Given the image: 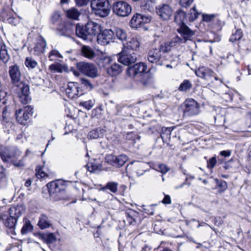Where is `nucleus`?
<instances>
[{"mask_svg": "<svg viewBox=\"0 0 251 251\" xmlns=\"http://www.w3.org/2000/svg\"><path fill=\"white\" fill-rule=\"evenodd\" d=\"M61 54L56 50H51L49 55V59L51 61L56 60L58 58H62Z\"/></svg>", "mask_w": 251, "mask_h": 251, "instance_id": "37998d69", "label": "nucleus"}, {"mask_svg": "<svg viewBox=\"0 0 251 251\" xmlns=\"http://www.w3.org/2000/svg\"><path fill=\"white\" fill-rule=\"evenodd\" d=\"M131 6L126 1H117L113 4V13L120 17L127 16L131 13Z\"/></svg>", "mask_w": 251, "mask_h": 251, "instance_id": "423d86ee", "label": "nucleus"}, {"mask_svg": "<svg viewBox=\"0 0 251 251\" xmlns=\"http://www.w3.org/2000/svg\"><path fill=\"white\" fill-rule=\"evenodd\" d=\"M196 74L198 77L204 78L211 82H213L214 80H219L221 83H222V80L219 79L212 71L204 67H200L196 70Z\"/></svg>", "mask_w": 251, "mask_h": 251, "instance_id": "1a4fd4ad", "label": "nucleus"}, {"mask_svg": "<svg viewBox=\"0 0 251 251\" xmlns=\"http://www.w3.org/2000/svg\"><path fill=\"white\" fill-rule=\"evenodd\" d=\"M192 87L191 82L188 80H184L182 83L180 85L178 90L180 91H187L189 90Z\"/></svg>", "mask_w": 251, "mask_h": 251, "instance_id": "ea45409f", "label": "nucleus"}, {"mask_svg": "<svg viewBox=\"0 0 251 251\" xmlns=\"http://www.w3.org/2000/svg\"><path fill=\"white\" fill-rule=\"evenodd\" d=\"M172 46L169 41L165 42L160 45L159 50H160V52H167L171 51Z\"/></svg>", "mask_w": 251, "mask_h": 251, "instance_id": "79ce46f5", "label": "nucleus"}, {"mask_svg": "<svg viewBox=\"0 0 251 251\" xmlns=\"http://www.w3.org/2000/svg\"><path fill=\"white\" fill-rule=\"evenodd\" d=\"M49 68L53 73H62L63 71V66L59 63L52 64L50 66Z\"/></svg>", "mask_w": 251, "mask_h": 251, "instance_id": "a19ab883", "label": "nucleus"}, {"mask_svg": "<svg viewBox=\"0 0 251 251\" xmlns=\"http://www.w3.org/2000/svg\"><path fill=\"white\" fill-rule=\"evenodd\" d=\"M158 170L164 174L169 171V168L165 164H160L158 166Z\"/></svg>", "mask_w": 251, "mask_h": 251, "instance_id": "bf43d9fd", "label": "nucleus"}, {"mask_svg": "<svg viewBox=\"0 0 251 251\" xmlns=\"http://www.w3.org/2000/svg\"><path fill=\"white\" fill-rule=\"evenodd\" d=\"M162 202L165 204H168L171 203V199L169 195H165Z\"/></svg>", "mask_w": 251, "mask_h": 251, "instance_id": "69168bd1", "label": "nucleus"}, {"mask_svg": "<svg viewBox=\"0 0 251 251\" xmlns=\"http://www.w3.org/2000/svg\"><path fill=\"white\" fill-rule=\"evenodd\" d=\"M154 6L155 4L151 0H148L141 7L142 9L151 12L154 11Z\"/></svg>", "mask_w": 251, "mask_h": 251, "instance_id": "58836bf2", "label": "nucleus"}, {"mask_svg": "<svg viewBox=\"0 0 251 251\" xmlns=\"http://www.w3.org/2000/svg\"><path fill=\"white\" fill-rule=\"evenodd\" d=\"M144 212L149 215H153L154 213V206L153 205L144 206Z\"/></svg>", "mask_w": 251, "mask_h": 251, "instance_id": "6e6d98bb", "label": "nucleus"}, {"mask_svg": "<svg viewBox=\"0 0 251 251\" xmlns=\"http://www.w3.org/2000/svg\"><path fill=\"white\" fill-rule=\"evenodd\" d=\"M50 22L53 28L59 32V35H63V19L61 12L58 10L54 11L50 17Z\"/></svg>", "mask_w": 251, "mask_h": 251, "instance_id": "f8f14e48", "label": "nucleus"}, {"mask_svg": "<svg viewBox=\"0 0 251 251\" xmlns=\"http://www.w3.org/2000/svg\"><path fill=\"white\" fill-rule=\"evenodd\" d=\"M140 46V43L139 40L137 38H132L124 45L123 49L135 52L139 50Z\"/></svg>", "mask_w": 251, "mask_h": 251, "instance_id": "aec40b11", "label": "nucleus"}, {"mask_svg": "<svg viewBox=\"0 0 251 251\" xmlns=\"http://www.w3.org/2000/svg\"><path fill=\"white\" fill-rule=\"evenodd\" d=\"M9 74L12 83H17L20 82L22 75L19 67L17 65L9 67Z\"/></svg>", "mask_w": 251, "mask_h": 251, "instance_id": "6ab92c4d", "label": "nucleus"}, {"mask_svg": "<svg viewBox=\"0 0 251 251\" xmlns=\"http://www.w3.org/2000/svg\"><path fill=\"white\" fill-rule=\"evenodd\" d=\"M50 197L54 201L61 200L63 197V180L57 179L47 184Z\"/></svg>", "mask_w": 251, "mask_h": 251, "instance_id": "20e7f679", "label": "nucleus"}, {"mask_svg": "<svg viewBox=\"0 0 251 251\" xmlns=\"http://www.w3.org/2000/svg\"><path fill=\"white\" fill-rule=\"evenodd\" d=\"M93 12L101 17L107 16L110 11L108 0H92L91 5Z\"/></svg>", "mask_w": 251, "mask_h": 251, "instance_id": "7ed1b4c3", "label": "nucleus"}, {"mask_svg": "<svg viewBox=\"0 0 251 251\" xmlns=\"http://www.w3.org/2000/svg\"><path fill=\"white\" fill-rule=\"evenodd\" d=\"M45 239L47 243L50 244L55 241L56 239L53 233H49L46 236Z\"/></svg>", "mask_w": 251, "mask_h": 251, "instance_id": "052dcab7", "label": "nucleus"}, {"mask_svg": "<svg viewBox=\"0 0 251 251\" xmlns=\"http://www.w3.org/2000/svg\"><path fill=\"white\" fill-rule=\"evenodd\" d=\"M219 186L222 187L223 190H225L227 188V183L225 181H222L219 184Z\"/></svg>", "mask_w": 251, "mask_h": 251, "instance_id": "338daca9", "label": "nucleus"}, {"mask_svg": "<svg viewBox=\"0 0 251 251\" xmlns=\"http://www.w3.org/2000/svg\"><path fill=\"white\" fill-rule=\"evenodd\" d=\"M151 20V16L136 13L133 16L130 20V26L132 28H137L142 26L146 24L149 23Z\"/></svg>", "mask_w": 251, "mask_h": 251, "instance_id": "6e6552de", "label": "nucleus"}, {"mask_svg": "<svg viewBox=\"0 0 251 251\" xmlns=\"http://www.w3.org/2000/svg\"><path fill=\"white\" fill-rule=\"evenodd\" d=\"M77 68L81 73L90 77L94 78L98 75L97 68L92 63L80 62L77 64Z\"/></svg>", "mask_w": 251, "mask_h": 251, "instance_id": "0eeeda50", "label": "nucleus"}, {"mask_svg": "<svg viewBox=\"0 0 251 251\" xmlns=\"http://www.w3.org/2000/svg\"><path fill=\"white\" fill-rule=\"evenodd\" d=\"M220 154L225 157H227L230 155L231 152L229 151H223L220 152Z\"/></svg>", "mask_w": 251, "mask_h": 251, "instance_id": "774afa93", "label": "nucleus"}, {"mask_svg": "<svg viewBox=\"0 0 251 251\" xmlns=\"http://www.w3.org/2000/svg\"><path fill=\"white\" fill-rule=\"evenodd\" d=\"M7 21L8 23L14 25H16L19 22V20L17 18L13 17L8 18Z\"/></svg>", "mask_w": 251, "mask_h": 251, "instance_id": "680f3d73", "label": "nucleus"}, {"mask_svg": "<svg viewBox=\"0 0 251 251\" xmlns=\"http://www.w3.org/2000/svg\"><path fill=\"white\" fill-rule=\"evenodd\" d=\"M134 167L135 169V172L137 176H140L143 175L146 171L147 167L148 164L144 162H135Z\"/></svg>", "mask_w": 251, "mask_h": 251, "instance_id": "c85d7f7f", "label": "nucleus"}, {"mask_svg": "<svg viewBox=\"0 0 251 251\" xmlns=\"http://www.w3.org/2000/svg\"><path fill=\"white\" fill-rule=\"evenodd\" d=\"M66 95L71 99H74L79 95L78 84L76 83L70 82L66 90Z\"/></svg>", "mask_w": 251, "mask_h": 251, "instance_id": "5701e85b", "label": "nucleus"}, {"mask_svg": "<svg viewBox=\"0 0 251 251\" xmlns=\"http://www.w3.org/2000/svg\"><path fill=\"white\" fill-rule=\"evenodd\" d=\"M85 26L86 30H87V33L91 37L92 40L93 37H95L100 31V25L96 22H88Z\"/></svg>", "mask_w": 251, "mask_h": 251, "instance_id": "a211bd4d", "label": "nucleus"}, {"mask_svg": "<svg viewBox=\"0 0 251 251\" xmlns=\"http://www.w3.org/2000/svg\"><path fill=\"white\" fill-rule=\"evenodd\" d=\"M169 42H170L172 47L185 43V39H183L182 37H180L178 35L173 38L170 41H169Z\"/></svg>", "mask_w": 251, "mask_h": 251, "instance_id": "c9c22d12", "label": "nucleus"}, {"mask_svg": "<svg viewBox=\"0 0 251 251\" xmlns=\"http://www.w3.org/2000/svg\"><path fill=\"white\" fill-rule=\"evenodd\" d=\"M114 33L111 29H105L97 36V42L99 44L106 45L114 41Z\"/></svg>", "mask_w": 251, "mask_h": 251, "instance_id": "ddd939ff", "label": "nucleus"}, {"mask_svg": "<svg viewBox=\"0 0 251 251\" xmlns=\"http://www.w3.org/2000/svg\"><path fill=\"white\" fill-rule=\"evenodd\" d=\"M67 17L72 20H77L80 16V13L75 8H71L66 11Z\"/></svg>", "mask_w": 251, "mask_h": 251, "instance_id": "473e14b6", "label": "nucleus"}, {"mask_svg": "<svg viewBox=\"0 0 251 251\" xmlns=\"http://www.w3.org/2000/svg\"><path fill=\"white\" fill-rule=\"evenodd\" d=\"M105 130L102 128L98 127L91 130L88 134V138L91 140L103 138Z\"/></svg>", "mask_w": 251, "mask_h": 251, "instance_id": "b1692460", "label": "nucleus"}, {"mask_svg": "<svg viewBox=\"0 0 251 251\" xmlns=\"http://www.w3.org/2000/svg\"><path fill=\"white\" fill-rule=\"evenodd\" d=\"M82 55L86 58L92 59L95 56V53L92 48L88 46H83L81 47Z\"/></svg>", "mask_w": 251, "mask_h": 251, "instance_id": "7c9ffc66", "label": "nucleus"}, {"mask_svg": "<svg viewBox=\"0 0 251 251\" xmlns=\"http://www.w3.org/2000/svg\"><path fill=\"white\" fill-rule=\"evenodd\" d=\"M177 31L180 34L183 39H185V42L187 41L192 40L195 32L191 30L185 24H182L177 29Z\"/></svg>", "mask_w": 251, "mask_h": 251, "instance_id": "dca6fc26", "label": "nucleus"}, {"mask_svg": "<svg viewBox=\"0 0 251 251\" xmlns=\"http://www.w3.org/2000/svg\"><path fill=\"white\" fill-rule=\"evenodd\" d=\"M74 27H75L76 34L78 37L88 42L92 41L91 37H90L87 33V30H86L85 25L84 26L77 25L75 26L73 25L70 26V29L71 30Z\"/></svg>", "mask_w": 251, "mask_h": 251, "instance_id": "f3484780", "label": "nucleus"}, {"mask_svg": "<svg viewBox=\"0 0 251 251\" xmlns=\"http://www.w3.org/2000/svg\"><path fill=\"white\" fill-rule=\"evenodd\" d=\"M186 18V13L183 10L179 9L176 11L175 15V21L180 25L185 24L184 22Z\"/></svg>", "mask_w": 251, "mask_h": 251, "instance_id": "cd10ccee", "label": "nucleus"}, {"mask_svg": "<svg viewBox=\"0 0 251 251\" xmlns=\"http://www.w3.org/2000/svg\"><path fill=\"white\" fill-rule=\"evenodd\" d=\"M215 17L214 14H203L202 15V21L206 23L211 22Z\"/></svg>", "mask_w": 251, "mask_h": 251, "instance_id": "864d4df0", "label": "nucleus"}, {"mask_svg": "<svg viewBox=\"0 0 251 251\" xmlns=\"http://www.w3.org/2000/svg\"><path fill=\"white\" fill-rule=\"evenodd\" d=\"M38 225L41 229H45L50 226V224L48 220V218L45 214L41 215Z\"/></svg>", "mask_w": 251, "mask_h": 251, "instance_id": "2f4dec72", "label": "nucleus"}, {"mask_svg": "<svg viewBox=\"0 0 251 251\" xmlns=\"http://www.w3.org/2000/svg\"><path fill=\"white\" fill-rule=\"evenodd\" d=\"M21 155V151L16 148H0V156L2 160L4 162L10 161L16 167L24 166L23 159L20 160L18 162L16 161Z\"/></svg>", "mask_w": 251, "mask_h": 251, "instance_id": "f257e3e1", "label": "nucleus"}, {"mask_svg": "<svg viewBox=\"0 0 251 251\" xmlns=\"http://www.w3.org/2000/svg\"><path fill=\"white\" fill-rule=\"evenodd\" d=\"M194 1V0H179V4L183 7L186 8L189 6Z\"/></svg>", "mask_w": 251, "mask_h": 251, "instance_id": "4d7b16f0", "label": "nucleus"}, {"mask_svg": "<svg viewBox=\"0 0 251 251\" xmlns=\"http://www.w3.org/2000/svg\"><path fill=\"white\" fill-rule=\"evenodd\" d=\"M161 57L160 50L158 48L151 49L148 53V60L151 63L157 64Z\"/></svg>", "mask_w": 251, "mask_h": 251, "instance_id": "412c9836", "label": "nucleus"}, {"mask_svg": "<svg viewBox=\"0 0 251 251\" xmlns=\"http://www.w3.org/2000/svg\"><path fill=\"white\" fill-rule=\"evenodd\" d=\"M95 104L94 101L92 100H89L88 101H81L80 102L79 105L83 106L85 109L87 110L91 109Z\"/></svg>", "mask_w": 251, "mask_h": 251, "instance_id": "3c124183", "label": "nucleus"}, {"mask_svg": "<svg viewBox=\"0 0 251 251\" xmlns=\"http://www.w3.org/2000/svg\"><path fill=\"white\" fill-rule=\"evenodd\" d=\"M200 13L198 12L196 9V6L193 7V8L190 10L189 13V21H194L196 20L198 16L200 15Z\"/></svg>", "mask_w": 251, "mask_h": 251, "instance_id": "c03bdc74", "label": "nucleus"}, {"mask_svg": "<svg viewBox=\"0 0 251 251\" xmlns=\"http://www.w3.org/2000/svg\"><path fill=\"white\" fill-rule=\"evenodd\" d=\"M141 137L134 132L127 133L126 135V138L127 140L135 141L136 140H140Z\"/></svg>", "mask_w": 251, "mask_h": 251, "instance_id": "603ef678", "label": "nucleus"}, {"mask_svg": "<svg viewBox=\"0 0 251 251\" xmlns=\"http://www.w3.org/2000/svg\"><path fill=\"white\" fill-rule=\"evenodd\" d=\"M24 110L30 116H32L33 114V108L30 105L25 106Z\"/></svg>", "mask_w": 251, "mask_h": 251, "instance_id": "0e129e2a", "label": "nucleus"}, {"mask_svg": "<svg viewBox=\"0 0 251 251\" xmlns=\"http://www.w3.org/2000/svg\"><path fill=\"white\" fill-rule=\"evenodd\" d=\"M122 71V67L118 63H114L110 67L107 68V73L112 76L119 75Z\"/></svg>", "mask_w": 251, "mask_h": 251, "instance_id": "a878e982", "label": "nucleus"}, {"mask_svg": "<svg viewBox=\"0 0 251 251\" xmlns=\"http://www.w3.org/2000/svg\"><path fill=\"white\" fill-rule=\"evenodd\" d=\"M21 215L20 207H12L9 209L8 215L6 214H0V219L5 220L4 225L6 227L13 228L16 226L17 220Z\"/></svg>", "mask_w": 251, "mask_h": 251, "instance_id": "f03ea898", "label": "nucleus"}, {"mask_svg": "<svg viewBox=\"0 0 251 251\" xmlns=\"http://www.w3.org/2000/svg\"><path fill=\"white\" fill-rule=\"evenodd\" d=\"M92 0H75L76 4L79 6H82L86 5L88 2L92 3Z\"/></svg>", "mask_w": 251, "mask_h": 251, "instance_id": "e2e57ef3", "label": "nucleus"}, {"mask_svg": "<svg viewBox=\"0 0 251 251\" xmlns=\"http://www.w3.org/2000/svg\"><path fill=\"white\" fill-rule=\"evenodd\" d=\"M147 68V65L145 63L140 62L134 64L132 66L129 67L126 70V73L129 76L134 77L138 74L145 72Z\"/></svg>", "mask_w": 251, "mask_h": 251, "instance_id": "4468645a", "label": "nucleus"}, {"mask_svg": "<svg viewBox=\"0 0 251 251\" xmlns=\"http://www.w3.org/2000/svg\"><path fill=\"white\" fill-rule=\"evenodd\" d=\"M173 129L171 127H163L162 128L161 136L163 140L170 139Z\"/></svg>", "mask_w": 251, "mask_h": 251, "instance_id": "f704fd0d", "label": "nucleus"}, {"mask_svg": "<svg viewBox=\"0 0 251 251\" xmlns=\"http://www.w3.org/2000/svg\"><path fill=\"white\" fill-rule=\"evenodd\" d=\"M183 115L186 117L194 116L200 113V106L193 99L186 100L184 102Z\"/></svg>", "mask_w": 251, "mask_h": 251, "instance_id": "39448f33", "label": "nucleus"}, {"mask_svg": "<svg viewBox=\"0 0 251 251\" xmlns=\"http://www.w3.org/2000/svg\"><path fill=\"white\" fill-rule=\"evenodd\" d=\"M217 162L216 157H212L209 160L207 161V166L208 168L213 169Z\"/></svg>", "mask_w": 251, "mask_h": 251, "instance_id": "5fc2aeb1", "label": "nucleus"}, {"mask_svg": "<svg viewBox=\"0 0 251 251\" xmlns=\"http://www.w3.org/2000/svg\"><path fill=\"white\" fill-rule=\"evenodd\" d=\"M2 119L0 120V123L2 125H5L8 123L9 121V118L8 115L7 109L6 107H4L2 110Z\"/></svg>", "mask_w": 251, "mask_h": 251, "instance_id": "de8ad7c7", "label": "nucleus"}, {"mask_svg": "<svg viewBox=\"0 0 251 251\" xmlns=\"http://www.w3.org/2000/svg\"><path fill=\"white\" fill-rule=\"evenodd\" d=\"M81 84L88 91L92 90L93 88V85L87 79L82 78L80 80Z\"/></svg>", "mask_w": 251, "mask_h": 251, "instance_id": "09e8293b", "label": "nucleus"}, {"mask_svg": "<svg viewBox=\"0 0 251 251\" xmlns=\"http://www.w3.org/2000/svg\"><path fill=\"white\" fill-rule=\"evenodd\" d=\"M156 11L158 15L164 20H169L173 14L171 7L166 4L156 7Z\"/></svg>", "mask_w": 251, "mask_h": 251, "instance_id": "2eb2a0df", "label": "nucleus"}, {"mask_svg": "<svg viewBox=\"0 0 251 251\" xmlns=\"http://www.w3.org/2000/svg\"><path fill=\"white\" fill-rule=\"evenodd\" d=\"M44 166L38 165L35 169V175L38 178H43L48 176V174L44 170Z\"/></svg>", "mask_w": 251, "mask_h": 251, "instance_id": "72a5a7b5", "label": "nucleus"}, {"mask_svg": "<svg viewBox=\"0 0 251 251\" xmlns=\"http://www.w3.org/2000/svg\"><path fill=\"white\" fill-rule=\"evenodd\" d=\"M243 36V32L241 29H238L235 33H233L231 35L229 41L234 42L240 40Z\"/></svg>", "mask_w": 251, "mask_h": 251, "instance_id": "e433bc0d", "label": "nucleus"}, {"mask_svg": "<svg viewBox=\"0 0 251 251\" xmlns=\"http://www.w3.org/2000/svg\"><path fill=\"white\" fill-rule=\"evenodd\" d=\"M25 63V66L30 69H34L38 65L37 62L30 57H27Z\"/></svg>", "mask_w": 251, "mask_h": 251, "instance_id": "a18cd8bd", "label": "nucleus"}, {"mask_svg": "<svg viewBox=\"0 0 251 251\" xmlns=\"http://www.w3.org/2000/svg\"><path fill=\"white\" fill-rule=\"evenodd\" d=\"M33 230V226L29 221H26L21 229L22 234H26Z\"/></svg>", "mask_w": 251, "mask_h": 251, "instance_id": "4c0bfd02", "label": "nucleus"}, {"mask_svg": "<svg viewBox=\"0 0 251 251\" xmlns=\"http://www.w3.org/2000/svg\"><path fill=\"white\" fill-rule=\"evenodd\" d=\"M116 35L118 39L121 41L126 40L127 38L126 32L122 29H117L116 30Z\"/></svg>", "mask_w": 251, "mask_h": 251, "instance_id": "49530a36", "label": "nucleus"}, {"mask_svg": "<svg viewBox=\"0 0 251 251\" xmlns=\"http://www.w3.org/2000/svg\"><path fill=\"white\" fill-rule=\"evenodd\" d=\"M19 98L22 103L24 104L27 103L31 100L29 95H19Z\"/></svg>", "mask_w": 251, "mask_h": 251, "instance_id": "13d9d810", "label": "nucleus"}, {"mask_svg": "<svg viewBox=\"0 0 251 251\" xmlns=\"http://www.w3.org/2000/svg\"><path fill=\"white\" fill-rule=\"evenodd\" d=\"M118 183L114 181L108 182L105 185L101 186L100 190L102 191H105L109 190L113 193H116L118 191Z\"/></svg>", "mask_w": 251, "mask_h": 251, "instance_id": "c756f323", "label": "nucleus"}, {"mask_svg": "<svg viewBox=\"0 0 251 251\" xmlns=\"http://www.w3.org/2000/svg\"><path fill=\"white\" fill-rule=\"evenodd\" d=\"M15 116L17 121L21 124L25 125L29 119L28 114L25 111L23 113L22 109L16 111Z\"/></svg>", "mask_w": 251, "mask_h": 251, "instance_id": "393cba45", "label": "nucleus"}, {"mask_svg": "<svg viewBox=\"0 0 251 251\" xmlns=\"http://www.w3.org/2000/svg\"><path fill=\"white\" fill-rule=\"evenodd\" d=\"M21 94L20 95H29V88L27 85L21 83L20 85Z\"/></svg>", "mask_w": 251, "mask_h": 251, "instance_id": "8fccbe9b", "label": "nucleus"}, {"mask_svg": "<svg viewBox=\"0 0 251 251\" xmlns=\"http://www.w3.org/2000/svg\"><path fill=\"white\" fill-rule=\"evenodd\" d=\"M10 59V55L5 44L1 41L0 48V60L4 63H7Z\"/></svg>", "mask_w": 251, "mask_h": 251, "instance_id": "bb28decb", "label": "nucleus"}, {"mask_svg": "<svg viewBox=\"0 0 251 251\" xmlns=\"http://www.w3.org/2000/svg\"><path fill=\"white\" fill-rule=\"evenodd\" d=\"M128 160V157L125 154L115 156L113 154L107 155L106 161L114 167L120 168L123 166Z\"/></svg>", "mask_w": 251, "mask_h": 251, "instance_id": "9d476101", "label": "nucleus"}, {"mask_svg": "<svg viewBox=\"0 0 251 251\" xmlns=\"http://www.w3.org/2000/svg\"><path fill=\"white\" fill-rule=\"evenodd\" d=\"M47 47L46 40L42 37L38 39L34 48L31 50L32 53L36 55H40L44 53Z\"/></svg>", "mask_w": 251, "mask_h": 251, "instance_id": "4be33fe9", "label": "nucleus"}, {"mask_svg": "<svg viewBox=\"0 0 251 251\" xmlns=\"http://www.w3.org/2000/svg\"><path fill=\"white\" fill-rule=\"evenodd\" d=\"M137 60V55L135 52H130L123 50L119 54L118 61L125 65H129L134 63Z\"/></svg>", "mask_w": 251, "mask_h": 251, "instance_id": "9b49d317", "label": "nucleus"}]
</instances>
